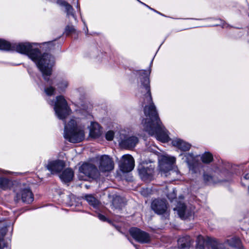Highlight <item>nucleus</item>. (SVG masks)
Returning a JSON list of instances; mask_svg holds the SVG:
<instances>
[{"label": "nucleus", "instance_id": "f257e3e1", "mask_svg": "<svg viewBox=\"0 0 249 249\" xmlns=\"http://www.w3.org/2000/svg\"><path fill=\"white\" fill-rule=\"evenodd\" d=\"M143 72L145 76L143 80H141L139 91L141 92L140 96L143 99L142 104H145L144 113L146 118L142 122L143 129L151 136H155L159 141L163 142H167L169 140L167 131L162 125L152 101L149 80L146 72Z\"/></svg>", "mask_w": 249, "mask_h": 249}, {"label": "nucleus", "instance_id": "f03ea898", "mask_svg": "<svg viewBox=\"0 0 249 249\" xmlns=\"http://www.w3.org/2000/svg\"><path fill=\"white\" fill-rule=\"evenodd\" d=\"M0 50L14 51L28 56L35 62L42 72L44 79L49 85L53 84V80L50 78L52 73V67L54 63V57L48 53L41 54L37 48H33L29 42L11 44L10 42L0 39Z\"/></svg>", "mask_w": 249, "mask_h": 249}, {"label": "nucleus", "instance_id": "7ed1b4c3", "mask_svg": "<svg viewBox=\"0 0 249 249\" xmlns=\"http://www.w3.org/2000/svg\"><path fill=\"white\" fill-rule=\"evenodd\" d=\"M64 137L70 142L78 143L84 139L85 133L83 129L77 125L76 121L71 119L67 124L65 123Z\"/></svg>", "mask_w": 249, "mask_h": 249}, {"label": "nucleus", "instance_id": "20e7f679", "mask_svg": "<svg viewBox=\"0 0 249 249\" xmlns=\"http://www.w3.org/2000/svg\"><path fill=\"white\" fill-rule=\"evenodd\" d=\"M176 159L173 157L161 155L159 158V167L161 176L167 177L178 172L174 170Z\"/></svg>", "mask_w": 249, "mask_h": 249}, {"label": "nucleus", "instance_id": "39448f33", "mask_svg": "<svg viewBox=\"0 0 249 249\" xmlns=\"http://www.w3.org/2000/svg\"><path fill=\"white\" fill-rule=\"evenodd\" d=\"M50 104L54 105L55 114L59 119L64 120L70 114L71 109L63 96H57L55 102L52 101Z\"/></svg>", "mask_w": 249, "mask_h": 249}, {"label": "nucleus", "instance_id": "423d86ee", "mask_svg": "<svg viewBox=\"0 0 249 249\" xmlns=\"http://www.w3.org/2000/svg\"><path fill=\"white\" fill-rule=\"evenodd\" d=\"M16 196L14 200L16 202L20 201L30 204L34 201V195L30 188L20 187L15 190Z\"/></svg>", "mask_w": 249, "mask_h": 249}, {"label": "nucleus", "instance_id": "0eeeda50", "mask_svg": "<svg viewBox=\"0 0 249 249\" xmlns=\"http://www.w3.org/2000/svg\"><path fill=\"white\" fill-rule=\"evenodd\" d=\"M151 209L157 214L164 215L167 217L169 215L167 203L166 200L162 199H155L151 204Z\"/></svg>", "mask_w": 249, "mask_h": 249}, {"label": "nucleus", "instance_id": "6e6552de", "mask_svg": "<svg viewBox=\"0 0 249 249\" xmlns=\"http://www.w3.org/2000/svg\"><path fill=\"white\" fill-rule=\"evenodd\" d=\"M129 233L136 241L140 243H148L150 241L151 238L149 233L137 228H131L129 230Z\"/></svg>", "mask_w": 249, "mask_h": 249}, {"label": "nucleus", "instance_id": "1a4fd4ad", "mask_svg": "<svg viewBox=\"0 0 249 249\" xmlns=\"http://www.w3.org/2000/svg\"><path fill=\"white\" fill-rule=\"evenodd\" d=\"M79 171L86 176L92 178H97L100 176V173L97 168L91 163L83 164L79 168Z\"/></svg>", "mask_w": 249, "mask_h": 249}, {"label": "nucleus", "instance_id": "9d476101", "mask_svg": "<svg viewBox=\"0 0 249 249\" xmlns=\"http://www.w3.org/2000/svg\"><path fill=\"white\" fill-rule=\"evenodd\" d=\"M114 162L107 155H103L99 159V169L102 172H109L114 168Z\"/></svg>", "mask_w": 249, "mask_h": 249}, {"label": "nucleus", "instance_id": "9b49d317", "mask_svg": "<svg viewBox=\"0 0 249 249\" xmlns=\"http://www.w3.org/2000/svg\"><path fill=\"white\" fill-rule=\"evenodd\" d=\"M135 165L133 158L130 155H125L122 157L120 163V167L121 171L124 173L131 171Z\"/></svg>", "mask_w": 249, "mask_h": 249}, {"label": "nucleus", "instance_id": "f8f14e48", "mask_svg": "<svg viewBox=\"0 0 249 249\" xmlns=\"http://www.w3.org/2000/svg\"><path fill=\"white\" fill-rule=\"evenodd\" d=\"M138 170L139 176L142 180L148 181L153 178L154 168L152 165L147 167H144L142 165L139 166Z\"/></svg>", "mask_w": 249, "mask_h": 249}, {"label": "nucleus", "instance_id": "ddd939ff", "mask_svg": "<svg viewBox=\"0 0 249 249\" xmlns=\"http://www.w3.org/2000/svg\"><path fill=\"white\" fill-rule=\"evenodd\" d=\"M65 166V163L61 160H56L49 161L46 165L47 169L52 174H57L60 173Z\"/></svg>", "mask_w": 249, "mask_h": 249}, {"label": "nucleus", "instance_id": "4468645a", "mask_svg": "<svg viewBox=\"0 0 249 249\" xmlns=\"http://www.w3.org/2000/svg\"><path fill=\"white\" fill-rule=\"evenodd\" d=\"M138 142V139L135 136L126 137L120 142L121 147L130 149L134 147Z\"/></svg>", "mask_w": 249, "mask_h": 249}, {"label": "nucleus", "instance_id": "2eb2a0df", "mask_svg": "<svg viewBox=\"0 0 249 249\" xmlns=\"http://www.w3.org/2000/svg\"><path fill=\"white\" fill-rule=\"evenodd\" d=\"M172 143L173 146L178 147L181 151H188L191 148V144L179 139H175L172 141Z\"/></svg>", "mask_w": 249, "mask_h": 249}, {"label": "nucleus", "instance_id": "dca6fc26", "mask_svg": "<svg viewBox=\"0 0 249 249\" xmlns=\"http://www.w3.org/2000/svg\"><path fill=\"white\" fill-rule=\"evenodd\" d=\"M74 176V172L71 168L65 169L61 174L59 175L61 180L65 183L71 181Z\"/></svg>", "mask_w": 249, "mask_h": 249}, {"label": "nucleus", "instance_id": "f3484780", "mask_svg": "<svg viewBox=\"0 0 249 249\" xmlns=\"http://www.w3.org/2000/svg\"><path fill=\"white\" fill-rule=\"evenodd\" d=\"M89 134L91 137L96 138L102 134L101 128L97 123H91L90 126Z\"/></svg>", "mask_w": 249, "mask_h": 249}, {"label": "nucleus", "instance_id": "a211bd4d", "mask_svg": "<svg viewBox=\"0 0 249 249\" xmlns=\"http://www.w3.org/2000/svg\"><path fill=\"white\" fill-rule=\"evenodd\" d=\"M191 244V238L189 236L181 237L178 240V246L180 249L189 248Z\"/></svg>", "mask_w": 249, "mask_h": 249}, {"label": "nucleus", "instance_id": "6ab92c4d", "mask_svg": "<svg viewBox=\"0 0 249 249\" xmlns=\"http://www.w3.org/2000/svg\"><path fill=\"white\" fill-rule=\"evenodd\" d=\"M225 244H227L231 247L237 249H241L242 247L240 239L236 237L227 239Z\"/></svg>", "mask_w": 249, "mask_h": 249}, {"label": "nucleus", "instance_id": "aec40b11", "mask_svg": "<svg viewBox=\"0 0 249 249\" xmlns=\"http://www.w3.org/2000/svg\"><path fill=\"white\" fill-rule=\"evenodd\" d=\"M186 207L184 203H179L178 204L176 208H174V210H177L179 216L182 219H186L187 216L186 215Z\"/></svg>", "mask_w": 249, "mask_h": 249}, {"label": "nucleus", "instance_id": "412c9836", "mask_svg": "<svg viewBox=\"0 0 249 249\" xmlns=\"http://www.w3.org/2000/svg\"><path fill=\"white\" fill-rule=\"evenodd\" d=\"M12 182L9 179L5 178L0 177V189L3 190H8L9 189H10V188L12 186Z\"/></svg>", "mask_w": 249, "mask_h": 249}, {"label": "nucleus", "instance_id": "4be33fe9", "mask_svg": "<svg viewBox=\"0 0 249 249\" xmlns=\"http://www.w3.org/2000/svg\"><path fill=\"white\" fill-rule=\"evenodd\" d=\"M60 5L64 6L65 8V11L67 13L68 16H71L74 18V14L73 13V8L72 6L69 4L67 2L62 0L59 2Z\"/></svg>", "mask_w": 249, "mask_h": 249}, {"label": "nucleus", "instance_id": "5701e85b", "mask_svg": "<svg viewBox=\"0 0 249 249\" xmlns=\"http://www.w3.org/2000/svg\"><path fill=\"white\" fill-rule=\"evenodd\" d=\"M85 199L90 205L92 206L94 208H97L99 204L98 200L91 195H86Z\"/></svg>", "mask_w": 249, "mask_h": 249}, {"label": "nucleus", "instance_id": "b1692460", "mask_svg": "<svg viewBox=\"0 0 249 249\" xmlns=\"http://www.w3.org/2000/svg\"><path fill=\"white\" fill-rule=\"evenodd\" d=\"M201 159L204 163H209L212 161L213 156L210 152H205L201 156Z\"/></svg>", "mask_w": 249, "mask_h": 249}, {"label": "nucleus", "instance_id": "393cba45", "mask_svg": "<svg viewBox=\"0 0 249 249\" xmlns=\"http://www.w3.org/2000/svg\"><path fill=\"white\" fill-rule=\"evenodd\" d=\"M112 204L116 208L121 209L124 203L120 196H116L112 201Z\"/></svg>", "mask_w": 249, "mask_h": 249}, {"label": "nucleus", "instance_id": "a878e982", "mask_svg": "<svg viewBox=\"0 0 249 249\" xmlns=\"http://www.w3.org/2000/svg\"><path fill=\"white\" fill-rule=\"evenodd\" d=\"M203 179L205 182L207 184H210L213 182V177L207 174H204Z\"/></svg>", "mask_w": 249, "mask_h": 249}, {"label": "nucleus", "instance_id": "bb28decb", "mask_svg": "<svg viewBox=\"0 0 249 249\" xmlns=\"http://www.w3.org/2000/svg\"><path fill=\"white\" fill-rule=\"evenodd\" d=\"M55 89L52 86H50L45 89L44 91L46 94L49 96L53 95L54 93Z\"/></svg>", "mask_w": 249, "mask_h": 249}, {"label": "nucleus", "instance_id": "cd10ccee", "mask_svg": "<svg viewBox=\"0 0 249 249\" xmlns=\"http://www.w3.org/2000/svg\"><path fill=\"white\" fill-rule=\"evenodd\" d=\"M114 133L112 131H108L106 134V138L108 141H111L113 139Z\"/></svg>", "mask_w": 249, "mask_h": 249}, {"label": "nucleus", "instance_id": "c85d7f7f", "mask_svg": "<svg viewBox=\"0 0 249 249\" xmlns=\"http://www.w3.org/2000/svg\"><path fill=\"white\" fill-rule=\"evenodd\" d=\"M74 27L73 26H67L65 29V32L67 34H70L75 32Z\"/></svg>", "mask_w": 249, "mask_h": 249}, {"label": "nucleus", "instance_id": "c756f323", "mask_svg": "<svg viewBox=\"0 0 249 249\" xmlns=\"http://www.w3.org/2000/svg\"><path fill=\"white\" fill-rule=\"evenodd\" d=\"M6 247V244L3 240V235L0 233V249H3Z\"/></svg>", "mask_w": 249, "mask_h": 249}, {"label": "nucleus", "instance_id": "7c9ffc66", "mask_svg": "<svg viewBox=\"0 0 249 249\" xmlns=\"http://www.w3.org/2000/svg\"><path fill=\"white\" fill-rule=\"evenodd\" d=\"M68 86V82L66 81H63L58 85V88L62 89L66 88Z\"/></svg>", "mask_w": 249, "mask_h": 249}, {"label": "nucleus", "instance_id": "2f4dec72", "mask_svg": "<svg viewBox=\"0 0 249 249\" xmlns=\"http://www.w3.org/2000/svg\"><path fill=\"white\" fill-rule=\"evenodd\" d=\"M167 196L169 199L171 201H173L174 198H176V194H175V191H173L171 194H168Z\"/></svg>", "mask_w": 249, "mask_h": 249}, {"label": "nucleus", "instance_id": "473e14b6", "mask_svg": "<svg viewBox=\"0 0 249 249\" xmlns=\"http://www.w3.org/2000/svg\"><path fill=\"white\" fill-rule=\"evenodd\" d=\"M143 71H145L147 75V77L148 78H149L148 77V73H150V72H148L146 71H142L141 72V75H140V80L141 81V80H143V77L145 76V75L144 74V73L143 72ZM149 79V78H148Z\"/></svg>", "mask_w": 249, "mask_h": 249}, {"label": "nucleus", "instance_id": "72a5a7b5", "mask_svg": "<svg viewBox=\"0 0 249 249\" xmlns=\"http://www.w3.org/2000/svg\"><path fill=\"white\" fill-rule=\"evenodd\" d=\"M98 217L99 218V219H100L101 220H102L103 221H107V218L105 217V216L102 214H99Z\"/></svg>", "mask_w": 249, "mask_h": 249}, {"label": "nucleus", "instance_id": "f704fd0d", "mask_svg": "<svg viewBox=\"0 0 249 249\" xmlns=\"http://www.w3.org/2000/svg\"><path fill=\"white\" fill-rule=\"evenodd\" d=\"M244 178L246 179H249V173L246 174L244 176Z\"/></svg>", "mask_w": 249, "mask_h": 249}, {"label": "nucleus", "instance_id": "c9c22d12", "mask_svg": "<svg viewBox=\"0 0 249 249\" xmlns=\"http://www.w3.org/2000/svg\"><path fill=\"white\" fill-rule=\"evenodd\" d=\"M6 172V171H3L0 170V174H1V173H4L5 174Z\"/></svg>", "mask_w": 249, "mask_h": 249}, {"label": "nucleus", "instance_id": "e433bc0d", "mask_svg": "<svg viewBox=\"0 0 249 249\" xmlns=\"http://www.w3.org/2000/svg\"><path fill=\"white\" fill-rule=\"evenodd\" d=\"M141 3L144 4V3H143L142 2H141Z\"/></svg>", "mask_w": 249, "mask_h": 249}, {"label": "nucleus", "instance_id": "4c0bfd02", "mask_svg": "<svg viewBox=\"0 0 249 249\" xmlns=\"http://www.w3.org/2000/svg\"><path fill=\"white\" fill-rule=\"evenodd\" d=\"M141 3L144 4V3H143L142 2H141Z\"/></svg>", "mask_w": 249, "mask_h": 249}, {"label": "nucleus", "instance_id": "58836bf2", "mask_svg": "<svg viewBox=\"0 0 249 249\" xmlns=\"http://www.w3.org/2000/svg\"><path fill=\"white\" fill-rule=\"evenodd\" d=\"M141 3L144 4V3H143L142 2H141Z\"/></svg>", "mask_w": 249, "mask_h": 249}, {"label": "nucleus", "instance_id": "ea45409f", "mask_svg": "<svg viewBox=\"0 0 249 249\" xmlns=\"http://www.w3.org/2000/svg\"><path fill=\"white\" fill-rule=\"evenodd\" d=\"M248 191H249V188H248Z\"/></svg>", "mask_w": 249, "mask_h": 249}, {"label": "nucleus", "instance_id": "a19ab883", "mask_svg": "<svg viewBox=\"0 0 249 249\" xmlns=\"http://www.w3.org/2000/svg\"><path fill=\"white\" fill-rule=\"evenodd\" d=\"M144 5H146V7H148V5H146V4H144Z\"/></svg>", "mask_w": 249, "mask_h": 249}]
</instances>
